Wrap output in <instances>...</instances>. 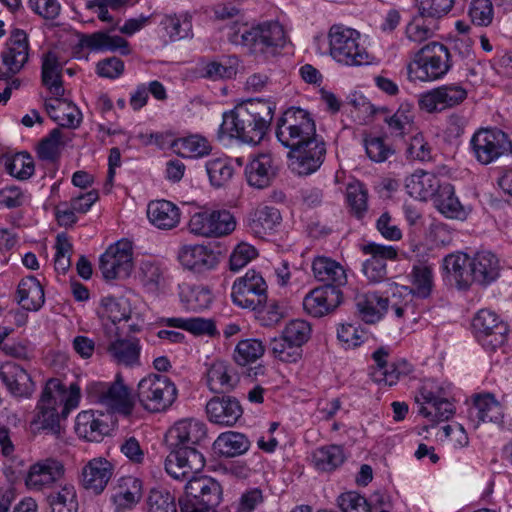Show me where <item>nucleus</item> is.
<instances>
[{
	"label": "nucleus",
	"mask_w": 512,
	"mask_h": 512,
	"mask_svg": "<svg viewBox=\"0 0 512 512\" xmlns=\"http://www.w3.org/2000/svg\"><path fill=\"white\" fill-rule=\"evenodd\" d=\"M175 449L165 459L166 472L176 480H187L184 495L178 500L180 512H216L222 498L221 485L209 476H194L205 466V458L197 449L208 438L205 423L187 418L177 421L169 430Z\"/></svg>",
	"instance_id": "f257e3e1"
},
{
	"label": "nucleus",
	"mask_w": 512,
	"mask_h": 512,
	"mask_svg": "<svg viewBox=\"0 0 512 512\" xmlns=\"http://www.w3.org/2000/svg\"><path fill=\"white\" fill-rule=\"evenodd\" d=\"M275 106L266 100L255 99L237 105L223 114L218 134L243 143L257 145L265 137L273 119Z\"/></svg>",
	"instance_id": "f03ea898"
},
{
	"label": "nucleus",
	"mask_w": 512,
	"mask_h": 512,
	"mask_svg": "<svg viewBox=\"0 0 512 512\" xmlns=\"http://www.w3.org/2000/svg\"><path fill=\"white\" fill-rule=\"evenodd\" d=\"M80 400V388L72 383L69 391L57 378H50L43 388L41 397L37 403V413L31 421V429L34 433L51 435L60 434V413L65 418L72 409H75Z\"/></svg>",
	"instance_id": "7ed1b4c3"
},
{
	"label": "nucleus",
	"mask_w": 512,
	"mask_h": 512,
	"mask_svg": "<svg viewBox=\"0 0 512 512\" xmlns=\"http://www.w3.org/2000/svg\"><path fill=\"white\" fill-rule=\"evenodd\" d=\"M239 42L256 58L269 60L284 48L287 37L278 22H266L244 30Z\"/></svg>",
	"instance_id": "20e7f679"
},
{
	"label": "nucleus",
	"mask_w": 512,
	"mask_h": 512,
	"mask_svg": "<svg viewBox=\"0 0 512 512\" xmlns=\"http://www.w3.org/2000/svg\"><path fill=\"white\" fill-rule=\"evenodd\" d=\"M275 134L277 140L289 150L319 136L311 114L299 107H290L282 113L277 120Z\"/></svg>",
	"instance_id": "39448f33"
},
{
	"label": "nucleus",
	"mask_w": 512,
	"mask_h": 512,
	"mask_svg": "<svg viewBox=\"0 0 512 512\" xmlns=\"http://www.w3.org/2000/svg\"><path fill=\"white\" fill-rule=\"evenodd\" d=\"M329 49L334 60L347 66H361L370 62L361 34L349 27L333 25L330 28Z\"/></svg>",
	"instance_id": "423d86ee"
},
{
	"label": "nucleus",
	"mask_w": 512,
	"mask_h": 512,
	"mask_svg": "<svg viewBox=\"0 0 512 512\" xmlns=\"http://www.w3.org/2000/svg\"><path fill=\"white\" fill-rule=\"evenodd\" d=\"M451 53L440 42H429L420 48L409 65V73L423 82L442 79L451 69Z\"/></svg>",
	"instance_id": "0eeeda50"
},
{
	"label": "nucleus",
	"mask_w": 512,
	"mask_h": 512,
	"mask_svg": "<svg viewBox=\"0 0 512 512\" xmlns=\"http://www.w3.org/2000/svg\"><path fill=\"white\" fill-rule=\"evenodd\" d=\"M176 385L164 375L149 374L140 380L137 398L143 409L152 413L164 412L175 402Z\"/></svg>",
	"instance_id": "6e6552de"
},
{
	"label": "nucleus",
	"mask_w": 512,
	"mask_h": 512,
	"mask_svg": "<svg viewBox=\"0 0 512 512\" xmlns=\"http://www.w3.org/2000/svg\"><path fill=\"white\" fill-rule=\"evenodd\" d=\"M474 158L482 165H489L512 155V140L498 128H480L470 140Z\"/></svg>",
	"instance_id": "1a4fd4ad"
},
{
	"label": "nucleus",
	"mask_w": 512,
	"mask_h": 512,
	"mask_svg": "<svg viewBox=\"0 0 512 512\" xmlns=\"http://www.w3.org/2000/svg\"><path fill=\"white\" fill-rule=\"evenodd\" d=\"M231 299L233 303L244 309L256 310L266 303L267 284L262 275L249 270L237 278L232 286Z\"/></svg>",
	"instance_id": "9d476101"
},
{
	"label": "nucleus",
	"mask_w": 512,
	"mask_h": 512,
	"mask_svg": "<svg viewBox=\"0 0 512 512\" xmlns=\"http://www.w3.org/2000/svg\"><path fill=\"white\" fill-rule=\"evenodd\" d=\"M325 156L326 144L321 136L307 140L288 152L290 168L299 176L316 172L323 164Z\"/></svg>",
	"instance_id": "9b49d317"
},
{
	"label": "nucleus",
	"mask_w": 512,
	"mask_h": 512,
	"mask_svg": "<svg viewBox=\"0 0 512 512\" xmlns=\"http://www.w3.org/2000/svg\"><path fill=\"white\" fill-rule=\"evenodd\" d=\"M472 328L477 340L486 349L495 350L507 341L508 325L488 309L476 314Z\"/></svg>",
	"instance_id": "f8f14e48"
},
{
	"label": "nucleus",
	"mask_w": 512,
	"mask_h": 512,
	"mask_svg": "<svg viewBox=\"0 0 512 512\" xmlns=\"http://www.w3.org/2000/svg\"><path fill=\"white\" fill-rule=\"evenodd\" d=\"M99 268L107 280L127 278L133 269V248L128 240L109 246L99 260Z\"/></svg>",
	"instance_id": "ddd939ff"
},
{
	"label": "nucleus",
	"mask_w": 512,
	"mask_h": 512,
	"mask_svg": "<svg viewBox=\"0 0 512 512\" xmlns=\"http://www.w3.org/2000/svg\"><path fill=\"white\" fill-rule=\"evenodd\" d=\"M468 96L460 83L438 86L419 96V108L427 113H439L462 104Z\"/></svg>",
	"instance_id": "4468645a"
},
{
	"label": "nucleus",
	"mask_w": 512,
	"mask_h": 512,
	"mask_svg": "<svg viewBox=\"0 0 512 512\" xmlns=\"http://www.w3.org/2000/svg\"><path fill=\"white\" fill-rule=\"evenodd\" d=\"M190 231L204 237H221L235 229V220L227 210L202 211L192 215Z\"/></svg>",
	"instance_id": "2eb2a0df"
},
{
	"label": "nucleus",
	"mask_w": 512,
	"mask_h": 512,
	"mask_svg": "<svg viewBox=\"0 0 512 512\" xmlns=\"http://www.w3.org/2000/svg\"><path fill=\"white\" fill-rule=\"evenodd\" d=\"M29 57L28 36L21 29H14L1 54L3 67H0V80L11 78L21 71Z\"/></svg>",
	"instance_id": "dca6fc26"
},
{
	"label": "nucleus",
	"mask_w": 512,
	"mask_h": 512,
	"mask_svg": "<svg viewBox=\"0 0 512 512\" xmlns=\"http://www.w3.org/2000/svg\"><path fill=\"white\" fill-rule=\"evenodd\" d=\"M389 350L380 347L373 352L372 358L376 367L370 372L375 383L386 386H393L398 383L401 377H406L412 372V365L405 359L388 363Z\"/></svg>",
	"instance_id": "f3484780"
},
{
	"label": "nucleus",
	"mask_w": 512,
	"mask_h": 512,
	"mask_svg": "<svg viewBox=\"0 0 512 512\" xmlns=\"http://www.w3.org/2000/svg\"><path fill=\"white\" fill-rule=\"evenodd\" d=\"M361 251L369 255L363 263L362 271L370 282L379 283L387 278V261L397 257V250L390 245H381L374 242L361 246Z\"/></svg>",
	"instance_id": "a211bd4d"
},
{
	"label": "nucleus",
	"mask_w": 512,
	"mask_h": 512,
	"mask_svg": "<svg viewBox=\"0 0 512 512\" xmlns=\"http://www.w3.org/2000/svg\"><path fill=\"white\" fill-rule=\"evenodd\" d=\"M342 302V292L333 285H322L312 289L303 299L304 310L320 318L333 312Z\"/></svg>",
	"instance_id": "6ab92c4d"
},
{
	"label": "nucleus",
	"mask_w": 512,
	"mask_h": 512,
	"mask_svg": "<svg viewBox=\"0 0 512 512\" xmlns=\"http://www.w3.org/2000/svg\"><path fill=\"white\" fill-rule=\"evenodd\" d=\"M64 471L63 464L54 458L40 460L30 466L26 485L36 491L50 488L63 477Z\"/></svg>",
	"instance_id": "aec40b11"
},
{
	"label": "nucleus",
	"mask_w": 512,
	"mask_h": 512,
	"mask_svg": "<svg viewBox=\"0 0 512 512\" xmlns=\"http://www.w3.org/2000/svg\"><path fill=\"white\" fill-rule=\"evenodd\" d=\"M114 473V465L103 457L89 460L82 468L81 485L95 495L101 494Z\"/></svg>",
	"instance_id": "412c9836"
},
{
	"label": "nucleus",
	"mask_w": 512,
	"mask_h": 512,
	"mask_svg": "<svg viewBox=\"0 0 512 512\" xmlns=\"http://www.w3.org/2000/svg\"><path fill=\"white\" fill-rule=\"evenodd\" d=\"M0 379L7 390L18 398H30L36 388L30 374L15 362L0 365Z\"/></svg>",
	"instance_id": "4be33fe9"
},
{
	"label": "nucleus",
	"mask_w": 512,
	"mask_h": 512,
	"mask_svg": "<svg viewBox=\"0 0 512 512\" xmlns=\"http://www.w3.org/2000/svg\"><path fill=\"white\" fill-rule=\"evenodd\" d=\"M281 222L282 215L278 208L261 204L250 212L247 226L251 234L258 238H265L274 234Z\"/></svg>",
	"instance_id": "5701e85b"
},
{
	"label": "nucleus",
	"mask_w": 512,
	"mask_h": 512,
	"mask_svg": "<svg viewBox=\"0 0 512 512\" xmlns=\"http://www.w3.org/2000/svg\"><path fill=\"white\" fill-rule=\"evenodd\" d=\"M206 413L210 422L220 426H233L243 414L236 398L230 396L213 397L206 404Z\"/></svg>",
	"instance_id": "b1692460"
},
{
	"label": "nucleus",
	"mask_w": 512,
	"mask_h": 512,
	"mask_svg": "<svg viewBox=\"0 0 512 512\" xmlns=\"http://www.w3.org/2000/svg\"><path fill=\"white\" fill-rule=\"evenodd\" d=\"M142 346L137 337H117L111 340L106 351L113 362L124 367H136L141 365L140 354Z\"/></svg>",
	"instance_id": "393cba45"
},
{
	"label": "nucleus",
	"mask_w": 512,
	"mask_h": 512,
	"mask_svg": "<svg viewBox=\"0 0 512 512\" xmlns=\"http://www.w3.org/2000/svg\"><path fill=\"white\" fill-rule=\"evenodd\" d=\"M178 258L184 267L196 272L210 270L218 263L214 252L199 244L182 246Z\"/></svg>",
	"instance_id": "a878e982"
},
{
	"label": "nucleus",
	"mask_w": 512,
	"mask_h": 512,
	"mask_svg": "<svg viewBox=\"0 0 512 512\" xmlns=\"http://www.w3.org/2000/svg\"><path fill=\"white\" fill-rule=\"evenodd\" d=\"M471 275L473 282L488 285L495 281L500 273L497 256L490 251H478L471 257Z\"/></svg>",
	"instance_id": "bb28decb"
},
{
	"label": "nucleus",
	"mask_w": 512,
	"mask_h": 512,
	"mask_svg": "<svg viewBox=\"0 0 512 512\" xmlns=\"http://www.w3.org/2000/svg\"><path fill=\"white\" fill-rule=\"evenodd\" d=\"M100 401L114 411L129 415L134 407V397L130 389L121 381L116 380L107 387L102 386L99 391Z\"/></svg>",
	"instance_id": "cd10ccee"
},
{
	"label": "nucleus",
	"mask_w": 512,
	"mask_h": 512,
	"mask_svg": "<svg viewBox=\"0 0 512 512\" xmlns=\"http://www.w3.org/2000/svg\"><path fill=\"white\" fill-rule=\"evenodd\" d=\"M311 268L314 278L319 282L325 283L324 285H333L340 289L347 282V275L343 266L330 257H315Z\"/></svg>",
	"instance_id": "c85d7f7f"
},
{
	"label": "nucleus",
	"mask_w": 512,
	"mask_h": 512,
	"mask_svg": "<svg viewBox=\"0 0 512 512\" xmlns=\"http://www.w3.org/2000/svg\"><path fill=\"white\" fill-rule=\"evenodd\" d=\"M436 209L446 218L465 220L470 210L461 204L455 195L454 186L448 182L442 183L437 194L433 198Z\"/></svg>",
	"instance_id": "c756f323"
},
{
	"label": "nucleus",
	"mask_w": 512,
	"mask_h": 512,
	"mask_svg": "<svg viewBox=\"0 0 512 512\" xmlns=\"http://www.w3.org/2000/svg\"><path fill=\"white\" fill-rule=\"evenodd\" d=\"M442 186L440 179L433 173L416 171L405 180L407 193L419 200L433 199Z\"/></svg>",
	"instance_id": "7c9ffc66"
},
{
	"label": "nucleus",
	"mask_w": 512,
	"mask_h": 512,
	"mask_svg": "<svg viewBox=\"0 0 512 512\" xmlns=\"http://www.w3.org/2000/svg\"><path fill=\"white\" fill-rule=\"evenodd\" d=\"M503 407L493 394L484 393L473 396V406L469 410V417L477 423H501Z\"/></svg>",
	"instance_id": "2f4dec72"
},
{
	"label": "nucleus",
	"mask_w": 512,
	"mask_h": 512,
	"mask_svg": "<svg viewBox=\"0 0 512 512\" xmlns=\"http://www.w3.org/2000/svg\"><path fill=\"white\" fill-rule=\"evenodd\" d=\"M102 417V413L92 410L80 412L75 421L76 434L86 441H100L109 431V426Z\"/></svg>",
	"instance_id": "473e14b6"
},
{
	"label": "nucleus",
	"mask_w": 512,
	"mask_h": 512,
	"mask_svg": "<svg viewBox=\"0 0 512 512\" xmlns=\"http://www.w3.org/2000/svg\"><path fill=\"white\" fill-rule=\"evenodd\" d=\"M355 305L361 319L365 323L373 324L389 311L390 301L375 292H367L356 295Z\"/></svg>",
	"instance_id": "72a5a7b5"
},
{
	"label": "nucleus",
	"mask_w": 512,
	"mask_h": 512,
	"mask_svg": "<svg viewBox=\"0 0 512 512\" xmlns=\"http://www.w3.org/2000/svg\"><path fill=\"white\" fill-rule=\"evenodd\" d=\"M247 182L257 189H264L271 184L276 175L273 158L270 154H260L245 168Z\"/></svg>",
	"instance_id": "f704fd0d"
},
{
	"label": "nucleus",
	"mask_w": 512,
	"mask_h": 512,
	"mask_svg": "<svg viewBox=\"0 0 512 512\" xmlns=\"http://www.w3.org/2000/svg\"><path fill=\"white\" fill-rule=\"evenodd\" d=\"M142 497V483L133 476H125L118 480L117 487L112 494V502L117 512L131 509Z\"/></svg>",
	"instance_id": "c9c22d12"
},
{
	"label": "nucleus",
	"mask_w": 512,
	"mask_h": 512,
	"mask_svg": "<svg viewBox=\"0 0 512 512\" xmlns=\"http://www.w3.org/2000/svg\"><path fill=\"white\" fill-rule=\"evenodd\" d=\"M147 217L155 227L170 230L180 222V209L167 200L152 201L148 204Z\"/></svg>",
	"instance_id": "e433bc0d"
},
{
	"label": "nucleus",
	"mask_w": 512,
	"mask_h": 512,
	"mask_svg": "<svg viewBox=\"0 0 512 512\" xmlns=\"http://www.w3.org/2000/svg\"><path fill=\"white\" fill-rule=\"evenodd\" d=\"M17 302L26 311H38L45 302L44 289L34 276L23 278L18 284Z\"/></svg>",
	"instance_id": "4c0bfd02"
},
{
	"label": "nucleus",
	"mask_w": 512,
	"mask_h": 512,
	"mask_svg": "<svg viewBox=\"0 0 512 512\" xmlns=\"http://www.w3.org/2000/svg\"><path fill=\"white\" fill-rule=\"evenodd\" d=\"M470 262L471 257L461 252L449 254L443 260L444 269L460 289H467L473 283Z\"/></svg>",
	"instance_id": "58836bf2"
},
{
	"label": "nucleus",
	"mask_w": 512,
	"mask_h": 512,
	"mask_svg": "<svg viewBox=\"0 0 512 512\" xmlns=\"http://www.w3.org/2000/svg\"><path fill=\"white\" fill-rule=\"evenodd\" d=\"M61 71L62 65L57 55L52 51L45 53L42 57L41 79L43 85L54 96H63L65 92Z\"/></svg>",
	"instance_id": "ea45409f"
},
{
	"label": "nucleus",
	"mask_w": 512,
	"mask_h": 512,
	"mask_svg": "<svg viewBox=\"0 0 512 512\" xmlns=\"http://www.w3.org/2000/svg\"><path fill=\"white\" fill-rule=\"evenodd\" d=\"M411 286H403L407 295L426 299L433 289L432 267L426 263L415 264L409 274Z\"/></svg>",
	"instance_id": "a19ab883"
},
{
	"label": "nucleus",
	"mask_w": 512,
	"mask_h": 512,
	"mask_svg": "<svg viewBox=\"0 0 512 512\" xmlns=\"http://www.w3.org/2000/svg\"><path fill=\"white\" fill-rule=\"evenodd\" d=\"M236 383V376L224 361H214L207 370V385L214 393L230 392Z\"/></svg>",
	"instance_id": "79ce46f5"
},
{
	"label": "nucleus",
	"mask_w": 512,
	"mask_h": 512,
	"mask_svg": "<svg viewBox=\"0 0 512 512\" xmlns=\"http://www.w3.org/2000/svg\"><path fill=\"white\" fill-rule=\"evenodd\" d=\"M97 313L101 319H107L116 324L130 318L131 305L126 298L105 296L100 301Z\"/></svg>",
	"instance_id": "37998d69"
},
{
	"label": "nucleus",
	"mask_w": 512,
	"mask_h": 512,
	"mask_svg": "<svg viewBox=\"0 0 512 512\" xmlns=\"http://www.w3.org/2000/svg\"><path fill=\"white\" fill-rule=\"evenodd\" d=\"M214 447L223 456L236 457L248 451L250 441L242 433L228 431L218 436Z\"/></svg>",
	"instance_id": "c03bdc74"
},
{
	"label": "nucleus",
	"mask_w": 512,
	"mask_h": 512,
	"mask_svg": "<svg viewBox=\"0 0 512 512\" xmlns=\"http://www.w3.org/2000/svg\"><path fill=\"white\" fill-rule=\"evenodd\" d=\"M82 44L92 50H120L122 54H129L128 42L120 36H111L107 32L99 31L86 35Z\"/></svg>",
	"instance_id": "a18cd8bd"
},
{
	"label": "nucleus",
	"mask_w": 512,
	"mask_h": 512,
	"mask_svg": "<svg viewBox=\"0 0 512 512\" xmlns=\"http://www.w3.org/2000/svg\"><path fill=\"white\" fill-rule=\"evenodd\" d=\"M344 449L340 445L322 446L313 452V463L320 471L330 472L341 466L345 461Z\"/></svg>",
	"instance_id": "49530a36"
},
{
	"label": "nucleus",
	"mask_w": 512,
	"mask_h": 512,
	"mask_svg": "<svg viewBox=\"0 0 512 512\" xmlns=\"http://www.w3.org/2000/svg\"><path fill=\"white\" fill-rule=\"evenodd\" d=\"M205 167L211 185L216 188L225 186L234 175V167L228 157L209 159Z\"/></svg>",
	"instance_id": "de8ad7c7"
},
{
	"label": "nucleus",
	"mask_w": 512,
	"mask_h": 512,
	"mask_svg": "<svg viewBox=\"0 0 512 512\" xmlns=\"http://www.w3.org/2000/svg\"><path fill=\"white\" fill-rule=\"evenodd\" d=\"M413 119V106L401 103L393 115L385 118V122L392 136L403 137L412 128Z\"/></svg>",
	"instance_id": "09e8293b"
},
{
	"label": "nucleus",
	"mask_w": 512,
	"mask_h": 512,
	"mask_svg": "<svg viewBox=\"0 0 512 512\" xmlns=\"http://www.w3.org/2000/svg\"><path fill=\"white\" fill-rule=\"evenodd\" d=\"M48 512H77L78 502L73 485H64L60 490L47 497Z\"/></svg>",
	"instance_id": "8fccbe9b"
},
{
	"label": "nucleus",
	"mask_w": 512,
	"mask_h": 512,
	"mask_svg": "<svg viewBox=\"0 0 512 512\" xmlns=\"http://www.w3.org/2000/svg\"><path fill=\"white\" fill-rule=\"evenodd\" d=\"M180 297L191 310L208 308L212 302V294L208 287L203 285H183Z\"/></svg>",
	"instance_id": "3c124183"
},
{
	"label": "nucleus",
	"mask_w": 512,
	"mask_h": 512,
	"mask_svg": "<svg viewBox=\"0 0 512 512\" xmlns=\"http://www.w3.org/2000/svg\"><path fill=\"white\" fill-rule=\"evenodd\" d=\"M265 352L262 341L254 338L244 339L238 342L233 353V359L238 365L246 366L254 363Z\"/></svg>",
	"instance_id": "603ef678"
},
{
	"label": "nucleus",
	"mask_w": 512,
	"mask_h": 512,
	"mask_svg": "<svg viewBox=\"0 0 512 512\" xmlns=\"http://www.w3.org/2000/svg\"><path fill=\"white\" fill-rule=\"evenodd\" d=\"M7 172L19 179H29L35 171L33 158L26 152L17 153L5 162Z\"/></svg>",
	"instance_id": "864d4df0"
},
{
	"label": "nucleus",
	"mask_w": 512,
	"mask_h": 512,
	"mask_svg": "<svg viewBox=\"0 0 512 512\" xmlns=\"http://www.w3.org/2000/svg\"><path fill=\"white\" fill-rule=\"evenodd\" d=\"M173 146L182 156L190 158L204 157L211 151L208 141L197 135L179 139L174 142Z\"/></svg>",
	"instance_id": "5fc2aeb1"
},
{
	"label": "nucleus",
	"mask_w": 512,
	"mask_h": 512,
	"mask_svg": "<svg viewBox=\"0 0 512 512\" xmlns=\"http://www.w3.org/2000/svg\"><path fill=\"white\" fill-rule=\"evenodd\" d=\"M428 16H415L406 27L407 38L415 43H422L434 34V19L428 20Z\"/></svg>",
	"instance_id": "6e6d98bb"
},
{
	"label": "nucleus",
	"mask_w": 512,
	"mask_h": 512,
	"mask_svg": "<svg viewBox=\"0 0 512 512\" xmlns=\"http://www.w3.org/2000/svg\"><path fill=\"white\" fill-rule=\"evenodd\" d=\"M146 507L147 512H177L174 495L165 489L150 490Z\"/></svg>",
	"instance_id": "4d7b16f0"
},
{
	"label": "nucleus",
	"mask_w": 512,
	"mask_h": 512,
	"mask_svg": "<svg viewBox=\"0 0 512 512\" xmlns=\"http://www.w3.org/2000/svg\"><path fill=\"white\" fill-rule=\"evenodd\" d=\"M271 352L275 358L285 363H296L302 357V348L290 343L284 336L271 341Z\"/></svg>",
	"instance_id": "13d9d810"
},
{
	"label": "nucleus",
	"mask_w": 512,
	"mask_h": 512,
	"mask_svg": "<svg viewBox=\"0 0 512 512\" xmlns=\"http://www.w3.org/2000/svg\"><path fill=\"white\" fill-rule=\"evenodd\" d=\"M311 332L312 329L309 322L302 319H295L286 324L282 336L290 343L302 348L303 344L310 339Z\"/></svg>",
	"instance_id": "bf43d9fd"
},
{
	"label": "nucleus",
	"mask_w": 512,
	"mask_h": 512,
	"mask_svg": "<svg viewBox=\"0 0 512 512\" xmlns=\"http://www.w3.org/2000/svg\"><path fill=\"white\" fill-rule=\"evenodd\" d=\"M162 24L169 37L174 41L188 37L192 30L191 20L185 15H168L163 19Z\"/></svg>",
	"instance_id": "052dcab7"
},
{
	"label": "nucleus",
	"mask_w": 512,
	"mask_h": 512,
	"mask_svg": "<svg viewBox=\"0 0 512 512\" xmlns=\"http://www.w3.org/2000/svg\"><path fill=\"white\" fill-rule=\"evenodd\" d=\"M139 279L148 290L155 291L163 280V271L155 261L143 260L139 267Z\"/></svg>",
	"instance_id": "680f3d73"
},
{
	"label": "nucleus",
	"mask_w": 512,
	"mask_h": 512,
	"mask_svg": "<svg viewBox=\"0 0 512 512\" xmlns=\"http://www.w3.org/2000/svg\"><path fill=\"white\" fill-rule=\"evenodd\" d=\"M346 199L357 218H362L367 210V191L363 184L354 182L346 188Z\"/></svg>",
	"instance_id": "e2e57ef3"
},
{
	"label": "nucleus",
	"mask_w": 512,
	"mask_h": 512,
	"mask_svg": "<svg viewBox=\"0 0 512 512\" xmlns=\"http://www.w3.org/2000/svg\"><path fill=\"white\" fill-rule=\"evenodd\" d=\"M418 413L431 421H445L450 419L455 413L454 405L445 397L432 403V406H421Z\"/></svg>",
	"instance_id": "0e129e2a"
},
{
	"label": "nucleus",
	"mask_w": 512,
	"mask_h": 512,
	"mask_svg": "<svg viewBox=\"0 0 512 512\" xmlns=\"http://www.w3.org/2000/svg\"><path fill=\"white\" fill-rule=\"evenodd\" d=\"M471 21L478 26H488L494 16L491 0H472L469 6Z\"/></svg>",
	"instance_id": "69168bd1"
},
{
	"label": "nucleus",
	"mask_w": 512,
	"mask_h": 512,
	"mask_svg": "<svg viewBox=\"0 0 512 512\" xmlns=\"http://www.w3.org/2000/svg\"><path fill=\"white\" fill-rule=\"evenodd\" d=\"M55 249V269L64 274L71 266L70 254L72 252V244L65 234L57 235Z\"/></svg>",
	"instance_id": "338daca9"
},
{
	"label": "nucleus",
	"mask_w": 512,
	"mask_h": 512,
	"mask_svg": "<svg viewBox=\"0 0 512 512\" xmlns=\"http://www.w3.org/2000/svg\"><path fill=\"white\" fill-rule=\"evenodd\" d=\"M258 318L263 326H274L284 317V307L276 300H266V303L257 309Z\"/></svg>",
	"instance_id": "774afa93"
}]
</instances>
